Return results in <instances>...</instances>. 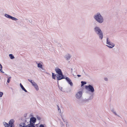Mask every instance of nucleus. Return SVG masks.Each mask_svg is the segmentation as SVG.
<instances>
[{
	"label": "nucleus",
	"instance_id": "obj_15",
	"mask_svg": "<svg viewBox=\"0 0 127 127\" xmlns=\"http://www.w3.org/2000/svg\"><path fill=\"white\" fill-rule=\"evenodd\" d=\"M20 126L22 127H27V125L26 126V124L25 123H21L20 124Z\"/></svg>",
	"mask_w": 127,
	"mask_h": 127
},
{
	"label": "nucleus",
	"instance_id": "obj_28",
	"mask_svg": "<svg viewBox=\"0 0 127 127\" xmlns=\"http://www.w3.org/2000/svg\"><path fill=\"white\" fill-rule=\"evenodd\" d=\"M37 84L35 82H33V83H32V85L33 86H35Z\"/></svg>",
	"mask_w": 127,
	"mask_h": 127
},
{
	"label": "nucleus",
	"instance_id": "obj_16",
	"mask_svg": "<svg viewBox=\"0 0 127 127\" xmlns=\"http://www.w3.org/2000/svg\"><path fill=\"white\" fill-rule=\"evenodd\" d=\"M27 127H35L34 124H30L27 125Z\"/></svg>",
	"mask_w": 127,
	"mask_h": 127
},
{
	"label": "nucleus",
	"instance_id": "obj_6",
	"mask_svg": "<svg viewBox=\"0 0 127 127\" xmlns=\"http://www.w3.org/2000/svg\"><path fill=\"white\" fill-rule=\"evenodd\" d=\"M4 16L5 17L9 19H11L12 20L14 21H16L18 20V19L17 18L6 14H4Z\"/></svg>",
	"mask_w": 127,
	"mask_h": 127
},
{
	"label": "nucleus",
	"instance_id": "obj_23",
	"mask_svg": "<svg viewBox=\"0 0 127 127\" xmlns=\"http://www.w3.org/2000/svg\"><path fill=\"white\" fill-rule=\"evenodd\" d=\"M110 42V39L109 38L107 37L106 39V44H109Z\"/></svg>",
	"mask_w": 127,
	"mask_h": 127
},
{
	"label": "nucleus",
	"instance_id": "obj_30",
	"mask_svg": "<svg viewBox=\"0 0 127 127\" xmlns=\"http://www.w3.org/2000/svg\"><path fill=\"white\" fill-rule=\"evenodd\" d=\"M2 65L1 64H0V70H2Z\"/></svg>",
	"mask_w": 127,
	"mask_h": 127
},
{
	"label": "nucleus",
	"instance_id": "obj_32",
	"mask_svg": "<svg viewBox=\"0 0 127 127\" xmlns=\"http://www.w3.org/2000/svg\"><path fill=\"white\" fill-rule=\"evenodd\" d=\"M104 80L105 81H108V79L107 77H105L104 78Z\"/></svg>",
	"mask_w": 127,
	"mask_h": 127
},
{
	"label": "nucleus",
	"instance_id": "obj_14",
	"mask_svg": "<svg viewBox=\"0 0 127 127\" xmlns=\"http://www.w3.org/2000/svg\"><path fill=\"white\" fill-rule=\"evenodd\" d=\"M20 86L23 90L26 92H27V91L25 88L24 87L21 83H20Z\"/></svg>",
	"mask_w": 127,
	"mask_h": 127
},
{
	"label": "nucleus",
	"instance_id": "obj_3",
	"mask_svg": "<svg viewBox=\"0 0 127 127\" xmlns=\"http://www.w3.org/2000/svg\"><path fill=\"white\" fill-rule=\"evenodd\" d=\"M85 88L87 90L92 93H93L95 91V90L93 86L91 85H89L88 86H86Z\"/></svg>",
	"mask_w": 127,
	"mask_h": 127
},
{
	"label": "nucleus",
	"instance_id": "obj_10",
	"mask_svg": "<svg viewBox=\"0 0 127 127\" xmlns=\"http://www.w3.org/2000/svg\"><path fill=\"white\" fill-rule=\"evenodd\" d=\"M55 70L56 72L58 73V74L63 73L61 70L58 67H56L55 68Z\"/></svg>",
	"mask_w": 127,
	"mask_h": 127
},
{
	"label": "nucleus",
	"instance_id": "obj_31",
	"mask_svg": "<svg viewBox=\"0 0 127 127\" xmlns=\"http://www.w3.org/2000/svg\"><path fill=\"white\" fill-rule=\"evenodd\" d=\"M113 113H114V114H115V115H117V116H118V117H120L118 115H117V113H116V112H115V111H114V112Z\"/></svg>",
	"mask_w": 127,
	"mask_h": 127
},
{
	"label": "nucleus",
	"instance_id": "obj_37",
	"mask_svg": "<svg viewBox=\"0 0 127 127\" xmlns=\"http://www.w3.org/2000/svg\"><path fill=\"white\" fill-rule=\"evenodd\" d=\"M0 71L2 73H4V72H3L2 70H2H0Z\"/></svg>",
	"mask_w": 127,
	"mask_h": 127
},
{
	"label": "nucleus",
	"instance_id": "obj_12",
	"mask_svg": "<svg viewBox=\"0 0 127 127\" xmlns=\"http://www.w3.org/2000/svg\"><path fill=\"white\" fill-rule=\"evenodd\" d=\"M108 44L109 45H111V46H109L107 45H106V46L108 47L109 48H112L114 47L115 45L114 43L112 42H110L109 44Z\"/></svg>",
	"mask_w": 127,
	"mask_h": 127
},
{
	"label": "nucleus",
	"instance_id": "obj_2",
	"mask_svg": "<svg viewBox=\"0 0 127 127\" xmlns=\"http://www.w3.org/2000/svg\"><path fill=\"white\" fill-rule=\"evenodd\" d=\"M95 32L99 36L100 39H102L103 37V32L99 27L98 26H95L93 29Z\"/></svg>",
	"mask_w": 127,
	"mask_h": 127
},
{
	"label": "nucleus",
	"instance_id": "obj_24",
	"mask_svg": "<svg viewBox=\"0 0 127 127\" xmlns=\"http://www.w3.org/2000/svg\"><path fill=\"white\" fill-rule=\"evenodd\" d=\"M11 78V77H9L8 78L7 80V82L8 83H9L10 82Z\"/></svg>",
	"mask_w": 127,
	"mask_h": 127
},
{
	"label": "nucleus",
	"instance_id": "obj_19",
	"mask_svg": "<svg viewBox=\"0 0 127 127\" xmlns=\"http://www.w3.org/2000/svg\"><path fill=\"white\" fill-rule=\"evenodd\" d=\"M9 57L11 59H13L15 58L14 56L12 54H10L9 55Z\"/></svg>",
	"mask_w": 127,
	"mask_h": 127
},
{
	"label": "nucleus",
	"instance_id": "obj_33",
	"mask_svg": "<svg viewBox=\"0 0 127 127\" xmlns=\"http://www.w3.org/2000/svg\"><path fill=\"white\" fill-rule=\"evenodd\" d=\"M58 87L59 88V89H60V90L62 91V87H61L60 86H59L58 85Z\"/></svg>",
	"mask_w": 127,
	"mask_h": 127
},
{
	"label": "nucleus",
	"instance_id": "obj_38",
	"mask_svg": "<svg viewBox=\"0 0 127 127\" xmlns=\"http://www.w3.org/2000/svg\"><path fill=\"white\" fill-rule=\"evenodd\" d=\"M77 76H78V77H80L81 76V75H77Z\"/></svg>",
	"mask_w": 127,
	"mask_h": 127
},
{
	"label": "nucleus",
	"instance_id": "obj_35",
	"mask_svg": "<svg viewBox=\"0 0 127 127\" xmlns=\"http://www.w3.org/2000/svg\"><path fill=\"white\" fill-rule=\"evenodd\" d=\"M111 111L112 112H114L115 111L113 109L111 110Z\"/></svg>",
	"mask_w": 127,
	"mask_h": 127
},
{
	"label": "nucleus",
	"instance_id": "obj_13",
	"mask_svg": "<svg viewBox=\"0 0 127 127\" xmlns=\"http://www.w3.org/2000/svg\"><path fill=\"white\" fill-rule=\"evenodd\" d=\"M71 56L69 54H68L66 55L65 56V58L67 60H70Z\"/></svg>",
	"mask_w": 127,
	"mask_h": 127
},
{
	"label": "nucleus",
	"instance_id": "obj_36",
	"mask_svg": "<svg viewBox=\"0 0 127 127\" xmlns=\"http://www.w3.org/2000/svg\"><path fill=\"white\" fill-rule=\"evenodd\" d=\"M41 69L42 70V71H45V69L43 68H42Z\"/></svg>",
	"mask_w": 127,
	"mask_h": 127
},
{
	"label": "nucleus",
	"instance_id": "obj_20",
	"mask_svg": "<svg viewBox=\"0 0 127 127\" xmlns=\"http://www.w3.org/2000/svg\"><path fill=\"white\" fill-rule=\"evenodd\" d=\"M81 86L82 87L84 86L85 84H86V82L85 81H82L81 82Z\"/></svg>",
	"mask_w": 127,
	"mask_h": 127
},
{
	"label": "nucleus",
	"instance_id": "obj_27",
	"mask_svg": "<svg viewBox=\"0 0 127 127\" xmlns=\"http://www.w3.org/2000/svg\"><path fill=\"white\" fill-rule=\"evenodd\" d=\"M3 95V93L2 92H0V97H1Z\"/></svg>",
	"mask_w": 127,
	"mask_h": 127
},
{
	"label": "nucleus",
	"instance_id": "obj_7",
	"mask_svg": "<svg viewBox=\"0 0 127 127\" xmlns=\"http://www.w3.org/2000/svg\"><path fill=\"white\" fill-rule=\"evenodd\" d=\"M82 95V91H79L77 93L76 95L75 96L76 98L79 99L81 97Z\"/></svg>",
	"mask_w": 127,
	"mask_h": 127
},
{
	"label": "nucleus",
	"instance_id": "obj_26",
	"mask_svg": "<svg viewBox=\"0 0 127 127\" xmlns=\"http://www.w3.org/2000/svg\"><path fill=\"white\" fill-rule=\"evenodd\" d=\"M57 106L58 112L60 113H61V110L60 108V107L58 105H57Z\"/></svg>",
	"mask_w": 127,
	"mask_h": 127
},
{
	"label": "nucleus",
	"instance_id": "obj_5",
	"mask_svg": "<svg viewBox=\"0 0 127 127\" xmlns=\"http://www.w3.org/2000/svg\"><path fill=\"white\" fill-rule=\"evenodd\" d=\"M57 80H59L63 79H65V78L63 73L56 74Z\"/></svg>",
	"mask_w": 127,
	"mask_h": 127
},
{
	"label": "nucleus",
	"instance_id": "obj_9",
	"mask_svg": "<svg viewBox=\"0 0 127 127\" xmlns=\"http://www.w3.org/2000/svg\"><path fill=\"white\" fill-rule=\"evenodd\" d=\"M65 79L69 84L71 86H73V84L71 80L69 78L67 77H66Z\"/></svg>",
	"mask_w": 127,
	"mask_h": 127
},
{
	"label": "nucleus",
	"instance_id": "obj_11",
	"mask_svg": "<svg viewBox=\"0 0 127 127\" xmlns=\"http://www.w3.org/2000/svg\"><path fill=\"white\" fill-rule=\"evenodd\" d=\"M14 122V121L13 119H11L10 120L9 122V124L10 127H15L13 124Z\"/></svg>",
	"mask_w": 127,
	"mask_h": 127
},
{
	"label": "nucleus",
	"instance_id": "obj_22",
	"mask_svg": "<svg viewBox=\"0 0 127 127\" xmlns=\"http://www.w3.org/2000/svg\"><path fill=\"white\" fill-rule=\"evenodd\" d=\"M34 87L35 89L37 91H38L39 90V88L38 87V86L37 84L36 85L34 86Z\"/></svg>",
	"mask_w": 127,
	"mask_h": 127
},
{
	"label": "nucleus",
	"instance_id": "obj_39",
	"mask_svg": "<svg viewBox=\"0 0 127 127\" xmlns=\"http://www.w3.org/2000/svg\"><path fill=\"white\" fill-rule=\"evenodd\" d=\"M62 119H63V121H64V122H65V121H64V119L63 118H62Z\"/></svg>",
	"mask_w": 127,
	"mask_h": 127
},
{
	"label": "nucleus",
	"instance_id": "obj_29",
	"mask_svg": "<svg viewBox=\"0 0 127 127\" xmlns=\"http://www.w3.org/2000/svg\"><path fill=\"white\" fill-rule=\"evenodd\" d=\"M37 118L38 120H40L41 119L40 117L37 116Z\"/></svg>",
	"mask_w": 127,
	"mask_h": 127
},
{
	"label": "nucleus",
	"instance_id": "obj_40",
	"mask_svg": "<svg viewBox=\"0 0 127 127\" xmlns=\"http://www.w3.org/2000/svg\"><path fill=\"white\" fill-rule=\"evenodd\" d=\"M66 126H67V123L66 122Z\"/></svg>",
	"mask_w": 127,
	"mask_h": 127
},
{
	"label": "nucleus",
	"instance_id": "obj_18",
	"mask_svg": "<svg viewBox=\"0 0 127 127\" xmlns=\"http://www.w3.org/2000/svg\"><path fill=\"white\" fill-rule=\"evenodd\" d=\"M3 124L5 127H9V125L6 123L3 122Z\"/></svg>",
	"mask_w": 127,
	"mask_h": 127
},
{
	"label": "nucleus",
	"instance_id": "obj_1",
	"mask_svg": "<svg viewBox=\"0 0 127 127\" xmlns=\"http://www.w3.org/2000/svg\"><path fill=\"white\" fill-rule=\"evenodd\" d=\"M94 19L99 24L103 23L104 21V19L103 16L99 12H97L93 16Z\"/></svg>",
	"mask_w": 127,
	"mask_h": 127
},
{
	"label": "nucleus",
	"instance_id": "obj_17",
	"mask_svg": "<svg viewBox=\"0 0 127 127\" xmlns=\"http://www.w3.org/2000/svg\"><path fill=\"white\" fill-rule=\"evenodd\" d=\"M52 78L53 79H55L56 78V75L54 73L52 72Z\"/></svg>",
	"mask_w": 127,
	"mask_h": 127
},
{
	"label": "nucleus",
	"instance_id": "obj_41",
	"mask_svg": "<svg viewBox=\"0 0 127 127\" xmlns=\"http://www.w3.org/2000/svg\"><path fill=\"white\" fill-rule=\"evenodd\" d=\"M5 75H7V74H5Z\"/></svg>",
	"mask_w": 127,
	"mask_h": 127
},
{
	"label": "nucleus",
	"instance_id": "obj_25",
	"mask_svg": "<svg viewBox=\"0 0 127 127\" xmlns=\"http://www.w3.org/2000/svg\"><path fill=\"white\" fill-rule=\"evenodd\" d=\"M28 80L30 82H31V83H32H32H33V82H34V81H33L31 79H28Z\"/></svg>",
	"mask_w": 127,
	"mask_h": 127
},
{
	"label": "nucleus",
	"instance_id": "obj_4",
	"mask_svg": "<svg viewBox=\"0 0 127 127\" xmlns=\"http://www.w3.org/2000/svg\"><path fill=\"white\" fill-rule=\"evenodd\" d=\"M93 96L92 95L90 96L87 99H85L80 100H79V102L80 103L82 104L84 103H85L86 102L91 100L93 98Z\"/></svg>",
	"mask_w": 127,
	"mask_h": 127
},
{
	"label": "nucleus",
	"instance_id": "obj_21",
	"mask_svg": "<svg viewBox=\"0 0 127 127\" xmlns=\"http://www.w3.org/2000/svg\"><path fill=\"white\" fill-rule=\"evenodd\" d=\"M37 66L38 67H39L41 68H42V65L40 63L37 64Z\"/></svg>",
	"mask_w": 127,
	"mask_h": 127
},
{
	"label": "nucleus",
	"instance_id": "obj_34",
	"mask_svg": "<svg viewBox=\"0 0 127 127\" xmlns=\"http://www.w3.org/2000/svg\"><path fill=\"white\" fill-rule=\"evenodd\" d=\"M39 127H44V126L43 125L41 124L39 126Z\"/></svg>",
	"mask_w": 127,
	"mask_h": 127
},
{
	"label": "nucleus",
	"instance_id": "obj_8",
	"mask_svg": "<svg viewBox=\"0 0 127 127\" xmlns=\"http://www.w3.org/2000/svg\"><path fill=\"white\" fill-rule=\"evenodd\" d=\"M36 121V119L34 117H32L30 118V123L34 124Z\"/></svg>",
	"mask_w": 127,
	"mask_h": 127
}]
</instances>
